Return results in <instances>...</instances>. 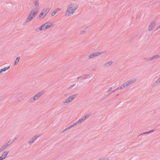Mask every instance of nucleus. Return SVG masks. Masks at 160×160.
I'll return each instance as SVG.
<instances>
[{
  "label": "nucleus",
  "mask_w": 160,
  "mask_h": 160,
  "mask_svg": "<svg viewBox=\"0 0 160 160\" xmlns=\"http://www.w3.org/2000/svg\"><path fill=\"white\" fill-rule=\"evenodd\" d=\"M34 140L33 139V138H32L31 139L30 141L28 142V144L29 145H31L32 143L34 142Z\"/></svg>",
  "instance_id": "29"
},
{
  "label": "nucleus",
  "mask_w": 160,
  "mask_h": 160,
  "mask_svg": "<svg viewBox=\"0 0 160 160\" xmlns=\"http://www.w3.org/2000/svg\"><path fill=\"white\" fill-rule=\"evenodd\" d=\"M4 158L2 156L0 157V160H2L3 159H4Z\"/></svg>",
  "instance_id": "39"
},
{
  "label": "nucleus",
  "mask_w": 160,
  "mask_h": 160,
  "mask_svg": "<svg viewBox=\"0 0 160 160\" xmlns=\"http://www.w3.org/2000/svg\"><path fill=\"white\" fill-rule=\"evenodd\" d=\"M46 23H45L43 25H42L41 26L42 27V28H43V30H46L47 29V27L46 25Z\"/></svg>",
  "instance_id": "24"
},
{
  "label": "nucleus",
  "mask_w": 160,
  "mask_h": 160,
  "mask_svg": "<svg viewBox=\"0 0 160 160\" xmlns=\"http://www.w3.org/2000/svg\"><path fill=\"white\" fill-rule=\"evenodd\" d=\"M44 93V92L42 90L36 94L34 97L36 100L40 98L43 94Z\"/></svg>",
  "instance_id": "6"
},
{
  "label": "nucleus",
  "mask_w": 160,
  "mask_h": 160,
  "mask_svg": "<svg viewBox=\"0 0 160 160\" xmlns=\"http://www.w3.org/2000/svg\"><path fill=\"white\" fill-rule=\"evenodd\" d=\"M136 81V79H132L124 83L126 88L135 83Z\"/></svg>",
  "instance_id": "4"
},
{
  "label": "nucleus",
  "mask_w": 160,
  "mask_h": 160,
  "mask_svg": "<svg viewBox=\"0 0 160 160\" xmlns=\"http://www.w3.org/2000/svg\"><path fill=\"white\" fill-rule=\"evenodd\" d=\"M8 147V146L7 145L6 143H5L0 148V153H1L4 150H5Z\"/></svg>",
  "instance_id": "11"
},
{
  "label": "nucleus",
  "mask_w": 160,
  "mask_h": 160,
  "mask_svg": "<svg viewBox=\"0 0 160 160\" xmlns=\"http://www.w3.org/2000/svg\"><path fill=\"white\" fill-rule=\"evenodd\" d=\"M145 60L147 62H150L152 61V57L146 58L145 59Z\"/></svg>",
  "instance_id": "28"
},
{
  "label": "nucleus",
  "mask_w": 160,
  "mask_h": 160,
  "mask_svg": "<svg viewBox=\"0 0 160 160\" xmlns=\"http://www.w3.org/2000/svg\"><path fill=\"white\" fill-rule=\"evenodd\" d=\"M73 127V125H71L68 128H66L65 129V130H69V129H70V128H72Z\"/></svg>",
  "instance_id": "32"
},
{
  "label": "nucleus",
  "mask_w": 160,
  "mask_h": 160,
  "mask_svg": "<svg viewBox=\"0 0 160 160\" xmlns=\"http://www.w3.org/2000/svg\"><path fill=\"white\" fill-rule=\"evenodd\" d=\"M160 84V77L157 80L153 83V86H156Z\"/></svg>",
  "instance_id": "10"
},
{
  "label": "nucleus",
  "mask_w": 160,
  "mask_h": 160,
  "mask_svg": "<svg viewBox=\"0 0 160 160\" xmlns=\"http://www.w3.org/2000/svg\"><path fill=\"white\" fill-rule=\"evenodd\" d=\"M34 5L36 7L35 8L33 9L31 11L26 21L24 22L25 23H27L28 22L32 20L37 15L39 11L38 0H37L34 2Z\"/></svg>",
  "instance_id": "1"
},
{
  "label": "nucleus",
  "mask_w": 160,
  "mask_h": 160,
  "mask_svg": "<svg viewBox=\"0 0 160 160\" xmlns=\"http://www.w3.org/2000/svg\"><path fill=\"white\" fill-rule=\"evenodd\" d=\"M116 91H117V90H116V89H115V90H113V91H112L109 94H108V95H107V96H108V95H109L111 93H112V92H115Z\"/></svg>",
  "instance_id": "38"
},
{
  "label": "nucleus",
  "mask_w": 160,
  "mask_h": 160,
  "mask_svg": "<svg viewBox=\"0 0 160 160\" xmlns=\"http://www.w3.org/2000/svg\"><path fill=\"white\" fill-rule=\"evenodd\" d=\"M118 94L117 95H116V96H118Z\"/></svg>",
  "instance_id": "43"
},
{
  "label": "nucleus",
  "mask_w": 160,
  "mask_h": 160,
  "mask_svg": "<svg viewBox=\"0 0 160 160\" xmlns=\"http://www.w3.org/2000/svg\"><path fill=\"white\" fill-rule=\"evenodd\" d=\"M10 67L8 66L7 67H5L2 69L0 70V73L2 72H5L7 70H8L9 68Z\"/></svg>",
  "instance_id": "14"
},
{
  "label": "nucleus",
  "mask_w": 160,
  "mask_h": 160,
  "mask_svg": "<svg viewBox=\"0 0 160 160\" xmlns=\"http://www.w3.org/2000/svg\"><path fill=\"white\" fill-rule=\"evenodd\" d=\"M159 3L160 4V2H159Z\"/></svg>",
  "instance_id": "44"
},
{
  "label": "nucleus",
  "mask_w": 160,
  "mask_h": 160,
  "mask_svg": "<svg viewBox=\"0 0 160 160\" xmlns=\"http://www.w3.org/2000/svg\"><path fill=\"white\" fill-rule=\"evenodd\" d=\"M85 120V118H84L83 117L82 118H81L80 119H79L78 121V123H79V124H80L82 123Z\"/></svg>",
  "instance_id": "21"
},
{
  "label": "nucleus",
  "mask_w": 160,
  "mask_h": 160,
  "mask_svg": "<svg viewBox=\"0 0 160 160\" xmlns=\"http://www.w3.org/2000/svg\"><path fill=\"white\" fill-rule=\"evenodd\" d=\"M159 57V56L158 54H156L155 56L152 57V61L154 60Z\"/></svg>",
  "instance_id": "20"
},
{
  "label": "nucleus",
  "mask_w": 160,
  "mask_h": 160,
  "mask_svg": "<svg viewBox=\"0 0 160 160\" xmlns=\"http://www.w3.org/2000/svg\"><path fill=\"white\" fill-rule=\"evenodd\" d=\"M124 88H126L124 84H122L120 87H118L116 89V90H121Z\"/></svg>",
  "instance_id": "17"
},
{
  "label": "nucleus",
  "mask_w": 160,
  "mask_h": 160,
  "mask_svg": "<svg viewBox=\"0 0 160 160\" xmlns=\"http://www.w3.org/2000/svg\"><path fill=\"white\" fill-rule=\"evenodd\" d=\"M67 130H65V129L62 132V133H63V132H64L65 131H66Z\"/></svg>",
  "instance_id": "42"
},
{
  "label": "nucleus",
  "mask_w": 160,
  "mask_h": 160,
  "mask_svg": "<svg viewBox=\"0 0 160 160\" xmlns=\"http://www.w3.org/2000/svg\"><path fill=\"white\" fill-rule=\"evenodd\" d=\"M20 57H17L16 60V61L14 63V65H16L17 63H18V62L19 61L20 59Z\"/></svg>",
  "instance_id": "23"
},
{
  "label": "nucleus",
  "mask_w": 160,
  "mask_h": 160,
  "mask_svg": "<svg viewBox=\"0 0 160 160\" xmlns=\"http://www.w3.org/2000/svg\"><path fill=\"white\" fill-rule=\"evenodd\" d=\"M70 102L68 98H67V99L64 100L63 102V103L64 104H65L66 103Z\"/></svg>",
  "instance_id": "27"
},
{
  "label": "nucleus",
  "mask_w": 160,
  "mask_h": 160,
  "mask_svg": "<svg viewBox=\"0 0 160 160\" xmlns=\"http://www.w3.org/2000/svg\"><path fill=\"white\" fill-rule=\"evenodd\" d=\"M8 153V151H5L3 152L1 156L5 159L7 157Z\"/></svg>",
  "instance_id": "12"
},
{
  "label": "nucleus",
  "mask_w": 160,
  "mask_h": 160,
  "mask_svg": "<svg viewBox=\"0 0 160 160\" xmlns=\"http://www.w3.org/2000/svg\"><path fill=\"white\" fill-rule=\"evenodd\" d=\"M104 52H94L90 54L88 56V58L89 59H92L96 56H98L99 55L102 54Z\"/></svg>",
  "instance_id": "3"
},
{
  "label": "nucleus",
  "mask_w": 160,
  "mask_h": 160,
  "mask_svg": "<svg viewBox=\"0 0 160 160\" xmlns=\"http://www.w3.org/2000/svg\"><path fill=\"white\" fill-rule=\"evenodd\" d=\"M112 87H110V88L108 89V91L107 92H108V93H109V92H110L112 91Z\"/></svg>",
  "instance_id": "34"
},
{
  "label": "nucleus",
  "mask_w": 160,
  "mask_h": 160,
  "mask_svg": "<svg viewBox=\"0 0 160 160\" xmlns=\"http://www.w3.org/2000/svg\"><path fill=\"white\" fill-rule=\"evenodd\" d=\"M39 136L38 135H36L34 136L32 138L33 139L35 140Z\"/></svg>",
  "instance_id": "35"
},
{
  "label": "nucleus",
  "mask_w": 160,
  "mask_h": 160,
  "mask_svg": "<svg viewBox=\"0 0 160 160\" xmlns=\"http://www.w3.org/2000/svg\"><path fill=\"white\" fill-rule=\"evenodd\" d=\"M112 61H110L105 63L103 65V67L105 68H109L112 64Z\"/></svg>",
  "instance_id": "8"
},
{
  "label": "nucleus",
  "mask_w": 160,
  "mask_h": 160,
  "mask_svg": "<svg viewBox=\"0 0 160 160\" xmlns=\"http://www.w3.org/2000/svg\"><path fill=\"white\" fill-rule=\"evenodd\" d=\"M46 23V25L47 27V29H48L49 28H50L51 26H52V24L51 23H50V24L49 25V23L48 22Z\"/></svg>",
  "instance_id": "25"
},
{
  "label": "nucleus",
  "mask_w": 160,
  "mask_h": 160,
  "mask_svg": "<svg viewBox=\"0 0 160 160\" xmlns=\"http://www.w3.org/2000/svg\"><path fill=\"white\" fill-rule=\"evenodd\" d=\"M61 10L60 8H57L54 11L52 12V13H51V16H54L56 13L57 12L60 11Z\"/></svg>",
  "instance_id": "16"
},
{
  "label": "nucleus",
  "mask_w": 160,
  "mask_h": 160,
  "mask_svg": "<svg viewBox=\"0 0 160 160\" xmlns=\"http://www.w3.org/2000/svg\"><path fill=\"white\" fill-rule=\"evenodd\" d=\"M160 28V25L158 26L157 28H156V30H158L159 28Z\"/></svg>",
  "instance_id": "40"
},
{
  "label": "nucleus",
  "mask_w": 160,
  "mask_h": 160,
  "mask_svg": "<svg viewBox=\"0 0 160 160\" xmlns=\"http://www.w3.org/2000/svg\"><path fill=\"white\" fill-rule=\"evenodd\" d=\"M89 27L88 26L87 27H85V28L84 29V30H82V31H81L80 33V34H84L85 33L86 31L87 30V28H89Z\"/></svg>",
  "instance_id": "19"
},
{
  "label": "nucleus",
  "mask_w": 160,
  "mask_h": 160,
  "mask_svg": "<svg viewBox=\"0 0 160 160\" xmlns=\"http://www.w3.org/2000/svg\"><path fill=\"white\" fill-rule=\"evenodd\" d=\"M36 101V99H35L34 97H32L30 98L29 99V101L30 102H32Z\"/></svg>",
  "instance_id": "22"
},
{
  "label": "nucleus",
  "mask_w": 160,
  "mask_h": 160,
  "mask_svg": "<svg viewBox=\"0 0 160 160\" xmlns=\"http://www.w3.org/2000/svg\"><path fill=\"white\" fill-rule=\"evenodd\" d=\"M79 124L78 123V122H76V123H75L74 124H73V126H77V125H79Z\"/></svg>",
  "instance_id": "36"
},
{
  "label": "nucleus",
  "mask_w": 160,
  "mask_h": 160,
  "mask_svg": "<svg viewBox=\"0 0 160 160\" xmlns=\"http://www.w3.org/2000/svg\"><path fill=\"white\" fill-rule=\"evenodd\" d=\"M91 115V114H88L86 115L85 116L83 117L84 118H85V119L86 120L87 118L89 117Z\"/></svg>",
  "instance_id": "30"
},
{
  "label": "nucleus",
  "mask_w": 160,
  "mask_h": 160,
  "mask_svg": "<svg viewBox=\"0 0 160 160\" xmlns=\"http://www.w3.org/2000/svg\"><path fill=\"white\" fill-rule=\"evenodd\" d=\"M45 16H44V14L42 12L38 16V18L43 19Z\"/></svg>",
  "instance_id": "18"
},
{
  "label": "nucleus",
  "mask_w": 160,
  "mask_h": 160,
  "mask_svg": "<svg viewBox=\"0 0 160 160\" xmlns=\"http://www.w3.org/2000/svg\"><path fill=\"white\" fill-rule=\"evenodd\" d=\"M154 132V130H152L146 132H145L143 133L142 134H148L149 133H151Z\"/></svg>",
  "instance_id": "31"
},
{
  "label": "nucleus",
  "mask_w": 160,
  "mask_h": 160,
  "mask_svg": "<svg viewBox=\"0 0 160 160\" xmlns=\"http://www.w3.org/2000/svg\"><path fill=\"white\" fill-rule=\"evenodd\" d=\"M42 30H43V28H42V27L41 26L40 27H39L38 28H37V29H36L35 30V31H41Z\"/></svg>",
  "instance_id": "26"
},
{
  "label": "nucleus",
  "mask_w": 160,
  "mask_h": 160,
  "mask_svg": "<svg viewBox=\"0 0 160 160\" xmlns=\"http://www.w3.org/2000/svg\"><path fill=\"white\" fill-rule=\"evenodd\" d=\"M75 85V83L74 84H73V85H72L71 86H70L68 88V89H71L73 87H74Z\"/></svg>",
  "instance_id": "33"
},
{
  "label": "nucleus",
  "mask_w": 160,
  "mask_h": 160,
  "mask_svg": "<svg viewBox=\"0 0 160 160\" xmlns=\"http://www.w3.org/2000/svg\"><path fill=\"white\" fill-rule=\"evenodd\" d=\"M109 160V159L108 158H104L103 159H101L99 160Z\"/></svg>",
  "instance_id": "37"
},
{
  "label": "nucleus",
  "mask_w": 160,
  "mask_h": 160,
  "mask_svg": "<svg viewBox=\"0 0 160 160\" xmlns=\"http://www.w3.org/2000/svg\"><path fill=\"white\" fill-rule=\"evenodd\" d=\"M77 96V94H73L69 97L68 98L69 100V101L71 102L74 99H75Z\"/></svg>",
  "instance_id": "7"
},
{
  "label": "nucleus",
  "mask_w": 160,
  "mask_h": 160,
  "mask_svg": "<svg viewBox=\"0 0 160 160\" xmlns=\"http://www.w3.org/2000/svg\"><path fill=\"white\" fill-rule=\"evenodd\" d=\"M88 74H86L85 75L83 76H82L80 77H79L78 78V79L81 80H83L85 79L86 78V77L88 76Z\"/></svg>",
  "instance_id": "15"
},
{
  "label": "nucleus",
  "mask_w": 160,
  "mask_h": 160,
  "mask_svg": "<svg viewBox=\"0 0 160 160\" xmlns=\"http://www.w3.org/2000/svg\"><path fill=\"white\" fill-rule=\"evenodd\" d=\"M50 11V9L49 8H45L43 9L42 12L44 14V16H46Z\"/></svg>",
  "instance_id": "9"
},
{
  "label": "nucleus",
  "mask_w": 160,
  "mask_h": 160,
  "mask_svg": "<svg viewBox=\"0 0 160 160\" xmlns=\"http://www.w3.org/2000/svg\"><path fill=\"white\" fill-rule=\"evenodd\" d=\"M106 98V96H104V97H103V98H102V99H104L105 98Z\"/></svg>",
  "instance_id": "41"
},
{
  "label": "nucleus",
  "mask_w": 160,
  "mask_h": 160,
  "mask_svg": "<svg viewBox=\"0 0 160 160\" xmlns=\"http://www.w3.org/2000/svg\"><path fill=\"white\" fill-rule=\"evenodd\" d=\"M78 8V6L76 3H71L68 5L65 15L69 16L73 14L75 10Z\"/></svg>",
  "instance_id": "2"
},
{
  "label": "nucleus",
  "mask_w": 160,
  "mask_h": 160,
  "mask_svg": "<svg viewBox=\"0 0 160 160\" xmlns=\"http://www.w3.org/2000/svg\"><path fill=\"white\" fill-rule=\"evenodd\" d=\"M16 138H14L12 140H9L8 142L6 143H5L7 145L8 147L9 146L12 142H13L15 140H16Z\"/></svg>",
  "instance_id": "13"
},
{
  "label": "nucleus",
  "mask_w": 160,
  "mask_h": 160,
  "mask_svg": "<svg viewBox=\"0 0 160 160\" xmlns=\"http://www.w3.org/2000/svg\"><path fill=\"white\" fill-rule=\"evenodd\" d=\"M156 25V22L155 20L152 22L149 26L148 31H151L155 27Z\"/></svg>",
  "instance_id": "5"
}]
</instances>
